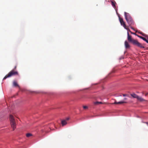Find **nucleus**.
Listing matches in <instances>:
<instances>
[{
  "instance_id": "obj_1",
  "label": "nucleus",
  "mask_w": 148,
  "mask_h": 148,
  "mask_svg": "<svg viewBox=\"0 0 148 148\" xmlns=\"http://www.w3.org/2000/svg\"><path fill=\"white\" fill-rule=\"evenodd\" d=\"M125 19L130 26L134 25V21L129 13L125 12Z\"/></svg>"
},
{
  "instance_id": "obj_2",
  "label": "nucleus",
  "mask_w": 148,
  "mask_h": 148,
  "mask_svg": "<svg viewBox=\"0 0 148 148\" xmlns=\"http://www.w3.org/2000/svg\"><path fill=\"white\" fill-rule=\"evenodd\" d=\"M10 119L11 127L13 129V130H14L16 128V124L14 117L12 115H10Z\"/></svg>"
},
{
  "instance_id": "obj_3",
  "label": "nucleus",
  "mask_w": 148,
  "mask_h": 148,
  "mask_svg": "<svg viewBox=\"0 0 148 148\" xmlns=\"http://www.w3.org/2000/svg\"><path fill=\"white\" fill-rule=\"evenodd\" d=\"M18 73L17 71H15L14 69H13L5 76L3 79H5L7 78L10 77L13 75H18Z\"/></svg>"
},
{
  "instance_id": "obj_4",
  "label": "nucleus",
  "mask_w": 148,
  "mask_h": 148,
  "mask_svg": "<svg viewBox=\"0 0 148 148\" xmlns=\"http://www.w3.org/2000/svg\"><path fill=\"white\" fill-rule=\"evenodd\" d=\"M127 40L128 41L132 43L133 44H134V42H135L136 40H135L132 39V36L130 35L128 32H127Z\"/></svg>"
},
{
  "instance_id": "obj_5",
  "label": "nucleus",
  "mask_w": 148,
  "mask_h": 148,
  "mask_svg": "<svg viewBox=\"0 0 148 148\" xmlns=\"http://www.w3.org/2000/svg\"><path fill=\"white\" fill-rule=\"evenodd\" d=\"M119 21L121 25H122L125 29H126L127 30H128V29L127 27L125 24V23L123 19L120 18V17H119Z\"/></svg>"
},
{
  "instance_id": "obj_6",
  "label": "nucleus",
  "mask_w": 148,
  "mask_h": 148,
  "mask_svg": "<svg viewBox=\"0 0 148 148\" xmlns=\"http://www.w3.org/2000/svg\"><path fill=\"white\" fill-rule=\"evenodd\" d=\"M134 45H136L141 48H144L145 47L141 44L138 42L136 40L134 42Z\"/></svg>"
},
{
  "instance_id": "obj_7",
  "label": "nucleus",
  "mask_w": 148,
  "mask_h": 148,
  "mask_svg": "<svg viewBox=\"0 0 148 148\" xmlns=\"http://www.w3.org/2000/svg\"><path fill=\"white\" fill-rule=\"evenodd\" d=\"M131 95L134 98H136L139 100L142 101V98L137 95L135 93H132L131 94Z\"/></svg>"
},
{
  "instance_id": "obj_8",
  "label": "nucleus",
  "mask_w": 148,
  "mask_h": 148,
  "mask_svg": "<svg viewBox=\"0 0 148 148\" xmlns=\"http://www.w3.org/2000/svg\"><path fill=\"white\" fill-rule=\"evenodd\" d=\"M125 45L126 49L129 48L130 47L129 43L127 41H125Z\"/></svg>"
},
{
  "instance_id": "obj_9",
  "label": "nucleus",
  "mask_w": 148,
  "mask_h": 148,
  "mask_svg": "<svg viewBox=\"0 0 148 148\" xmlns=\"http://www.w3.org/2000/svg\"><path fill=\"white\" fill-rule=\"evenodd\" d=\"M13 86L15 87H19L18 85V84L17 82L15 81H13Z\"/></svg>"
},
{
  "instance_id": "obj_10",
  "label": "nucleus",
  "mask_w": 148,
  "mask_h": 148,
  "mask_svg": "<svg viewBox=\"0 0 148 148\" xmlns=\"http://www.w3.org/2000/svg\"><path fill=\"white\" fill-rule=\"evenodd\" d=\"M126 103L124 101H119V102H117L116 101H115V102H114V104H122V103Z\"/></svg>"
},
{
  "instance_id": "obj_11",
  "label": "nucleus",
  "mask_w": 148,
  "mask_h": 148,
  "mask_svg": "<svg viewBox=\"0 0 148 148\" xmlns=\"http://www.w3.org/2000/svg\"><path fill=\"white\" fill-rule=\"evenodd\" d=\"M67 122H66V121L65 120H62L61 122V123L62 125V126H63L66 125L67 124Z\"/></svg>"
},
{
  "instance_id": "obj_12",
  "label": "nucleus",
  "mask_w": 148,
  "mask_h": 148,
  "mask_svg": "<svg viewBox=\"0 0 148 148\" xmlns=\"http://www.w3.org/2000/svg\"><path fill=\"white\" fill-rule=\"evenodd\" d=\"M138 36L140 38H141V39L143 40H144L145 41H146V42H147V39L146 38H145L144 37H143L142 36Z\"/></svg>"
},
{
  "instance_id": "obj_13",
  "label": "nucleus",
  "mask_w": 148,
  "mask_h": 148,
  "mask_svg": "<svg viewBox=\"0 0 148 148\" xmlns=\"http://www.w3.org/2000/svg\"><path fill=\"white\" fill-rule=\"evenodd\" d=\"M94 104L95 105H98L99 104H102V103L101 102H95L94 103Z\"/></svg>"
},
{
  "instance_id": "obj_14",
  "label": "nucleus",
  "mask_w": 148,
  "mask_h": 148,
  "mask_svg": "<svg viewBox=\"0 0 148 148\" xmlns=\"http://www.w3.org/2000/svg\"><path fill=\"white\" fill-rule=\"evenodd\" d=\"M32 136V135L30 133H27L26 134V136L27 137H29Z\"/></svg>"
},
{
  "instance_id": "obj_15",
  "label": "nucleus",
  "mask_w": 148,
  "mask_h": 148,
  "mask_svg": "<svg viewBox=\"0 0 148 148\" xmlns=\"http://www.w3.org/2000/svg\"><path fill=\"white\" fill-rule=\"evenodd\" d=\"M112 5L113 7H115V3L113 1L112 2Z\"/></svg>"
},
{
  "instance_id": "obj_16",
  "label": "nucleus",
  "mask_w": 148,
  "mask_h": 148,
  "mask_svg": "<svg viewBox=\"0 0 148 148\" xmlns=\"http://www.w3.org/2000/svg\"><path fill=\"white\" fill-rule=\"evenodd\" d=\"M83 108L84 109H86L88 108V107L86 106H83Z\"/></svg>"
},
{
  "instance_id": "obj_17",
  "label": "nucleus",
  "mask_w": 148,
  "mask_h": 148,
  "mask_svg": "<svg viewBox=\"0 0 148 148\" xmlns=\"http://www.w3.org/2000/svg\"><path fill=\"white\" fill-rule=\"evenodd\" d=\"M98 84V83H96V84H92V85H91V86H93V85H97V84Z\"/></svg>"
},
{
  "instance_id": "obj_18",
  "label": "nucleus",
  "mask_w": 148,
  "mask_h": 148,
  "mask_svg": "<svg viewBox=\"0 0 148 148\" xmlns=\"http://www.w3.org/2000/svg\"><path fill=\"white\" fill-rule=\"evenodd\" d=\"M90 88H86V89H83V90H82L81 91H83L84 90H88Z\"/></svg>"
},
{
  "instance_id": "obj_19",
  "label": "nucleus",
  "mask_w": 148,
  "mask_h": 148,
  "mask_svg": "<svg viewBox=\"0 0 148 148\" xmlns=\"http://www.w3.org/2000/svg\"><path fill=\"white\" fill-rule=\"evenodd\" d=\"M127 28L128 29V30H128V31H129V32H131V31L130 30V29L128 28Z\"/></svg>"
},
{
  "instance_id": "obj_20",
  "label": "nucleus",
  "mask_w": 148,
  "mask_h": 148,
  "mask_svg": "<svg viewBox=\"0 0 148 148\" xmlns=\"http://www.w3.org/2000/svg\"><path fill=\"white\" fill-rule=\"evenodd\" d=\"M130 32L132 34H135L134 33L132 32L131 31Z\"/></svg>"
},
{
  "instance_id": "obj_21",
  "label": "nucleus",
  "mask_w": 148,
  "mask_h": 148,
  "mask_svg": "<svg viewBox=\"0 0 148 148\" xmlns=\"http://www.w3.org/2000/svg\"><path fill=\"white\" fill-rule=\"evenodd\" d=\"M16 66H15L14 68V69H16Z\"/></svg>"
},
{
  "instance_id": "obj_22",
  "label": "nucleus",
  "mask_w": 148,
  "mask_h": 148,
  "mask_svg": "<svg viewBox=\"0 0 148 148\" xmlns=\"http://www.w3.org/2000/svg\"><path fill=\"white\" fill-rule=\"evenodd\" d=\"M69 119V118H67L66 119V120L67 121V120H68Z\"/></svg>"
},
{
  "instance_id": "obj_23",
  "label": "nucleus",
  "mask_w": 148,
  "mask_h": 148,
  "mask_svg": "<svg viewBox=\"0 0 148 148\" xmlns=\"http://www.w3.org/2000/svg\"><path fill=\"white\" fill-rule=\"evenodd\" d=\"M28 92H31V93L34 92H32V91H29Z\"/></svg>"
},
{
  "instance_id": "obj_24",
  "label": "nucleus",
  "mask_w": 148,
  "mask_h": 148,
  "mask_svg": "<svg viewBox=\"0 0 148 148\" xmlns=\"http://www.w3.org/2000/svg\"><path fill=\"white\" fill-rule=\"evenodd\" d=\"M123 96H125L126 95L125 94H123Z\"/></svg>"
},
{
  "instance_id": "obj_25",
  "label": "nucleus",
  "mask_w": 148,
  "mask_h": 148,
  "mask_svg": "<svg viewBox=\"0 0 148 148\" xmlns=\"http://www.w3.org/2000/svg\"><path fill=\"white\" fill-rule=\"evenodd\" d=\"M147 43H148V38H147Z\"/></svg>"
},
{
  "instance_id": "obj_26",
  "label": "nucleus",
  "mask_w": 148,
  "mask_h": 148,
  "mask_svg": "<svg viewBox=\"0 0 148 148\" xmlns=\"http://www.w3.org/2000/svg\"><path fill=\"white\" fill-rule=\"evenodd\" d=\"M131 28H132V29H134L132 27H131Z\"/></svg>"
}]
</instances>
